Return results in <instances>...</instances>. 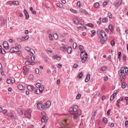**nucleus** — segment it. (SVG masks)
I'll list each match as a JSON object with an SVG mask.
<instances>
[{
    "label": "nucleus",
    "mask_w": 128,
    "mask_h": 128,
    "mask_svg": "<svg viewBox=\"0 0 128 128\" xmlns=\"http://www.w3.org/2000/svg\"><path fill=\"white\" fill-rule=\"evenodd\" d=\"M71 12H73L74 14H77L78 12L76 10H74V9H70Z\"/></svg>",
    "instance_id": "nucleus-50"
},
{
    "label": "nucleus",
    "mask_w": 128,
    "mask_h": 128,
    "mask_svg": "<svg viewBox=\"0 0 128 128\" xmlns=\"http://www.w3.org/2000/svg\"><path fill=\"white\" fill-rule=\"evenodd\" d=\"M100 70L102 72H106V66H102L100 68Z\"/></svg>",
    "instance_id": "nucleus-25"
},
{
    "label": "nucleus",
    "mask_w": 128,
    "mask_h": 128,
    "mask_svg": "<svg viewBox=\"0 0 128 128\" xmlns=\"http://www.w3.org/2000/svg\"><path fill=\"white\" fill-rule=\"evenodd\" d=\"M23 70H24V74H28V68H26V66H24Z\"/></svg>",
    "instance_id": "nucleus-30"
},
{
    "label": "nucleus",
    "mask_w": 128,
    "mask_h": 128,
    "mask_svg": "<svg viewBox=\"0 0 128 128\" xmlns=\"http://www.w3.org/2000/svg\"><path fill=\"white\" fill-rule=\"evenodd\" d=\"M66 122H68V119H64L62 122V124L65 126V128H66V124L65 123Z\"/></svg>",
    "instance_id": "nucleus-32"
},
{
    "label": "nucleus",
    "mask_w": 128,
    "mask_h": 128,
    "mask_svg": "<svg viewBox=\"0 0 128 128\" xmlns=\"http://www.w3.org/2000/svg\"><path fill=\"white\" fill-rule=\"evenodd\" d=\"M27 89L30 92H34V86H32V85L27 86Z\"/></svg>",
    "instance_id": "nucleus-10"
},
{
    "label": "nucleus",
    "mask_w": 128,
    "mask_h": 128,
    "mask_svg": "<svg viewBox=\"0 0 128 128\" xmlns=\"http://www.w3.org/2000/svg\"><path fill=\"white\" fill-rule=\"evenodd\" d=\"M121 70L123 72L125 76H128V68H126V66L122 67L121 68Z\"/></svg>",
    "instance_id": "nucleus-6"
},
{
    "label": "nucleus",
    "mask_w": 128,
    "mask_h": 128,
    "mask_svg": "<svg viewBox=\"0 0 128 128\" xmlns=\"http://www.w3.org/2000/svg\"><path fill=\"white\" fill-rule=\"evenodd\" d=\"M53 58L56 60H60V57L56 55L53 56Z\"/></svg>",
    "instance_id": "nucleus-22"
},
{
    "label": "nucleus",
    "mask_w": 128,
    "mask_h": 128,
    "mask_svg": "<svg viewBox=\"0 0 128 128\" xmlns=\"http://www.w3.org/2000/svg\"><path fill=\"white\" fill-rule=\"evenodd\" d=\"M122 3V0H120L118 2H114V6H120Z\"/></svg>",
    "instance_id": "nucleus-18"
},
{
    "label": "nucleus",
    "mask_w": 128,
    "mask_h": 128,
    "mask_svg": "<svg viewBox=\"0 0 128 128\" xmlns=\"http://www.w3.org/2000/svg\"><path fill=\"white\" fill-rule=\"evenodd\" d=\"M122 88H126V84L124 82H122Z\"/></svg>",
    "instance_id": "nucleus-34"
},
{
    "label": "nucleus",
    "mask_w": 128,
    "mask_h": 128,
    "mask_svg": "<svg viewBox=\"0 0 128 128\" xmlns=\"http://www.w3.org/2000/svg\"><path fill=\"white\" fill-rule=\"evenodd\" d=\"M6 20L5 18H3L2 19V21L0 24V26H6Z\"/></svg>",
    "instance_id": "nucleus-20"
},
{
    "label": "nucleus",
    "mask_w": 128,
    "mask_h": 128,
    "mask_svg": "<svg viewBox=\"0 0 128 128\" xmlns=\"http://www.w3.org/2000/svg\"><path fill=\"white\" fill-rule=\"evenodd\" d=\"M74 22V24H78L79 22L77 18H74L73 20Z\"/></svg>",
    "instance_id": "nucleus-43"
},
{
    "label": "nucleus",
    "mask_w": 128,
    "mask_h": 128,
    "mask_svg": "<svg viewBox=\"0 0 128 128\" xmlns=\"http://www.w3.org/2000/svg\"><path fill=\"white\" fill-rule=\"evenodd\" d=\"M42 102H39L37 104V108H38V110H42Z\"/></svg>",
    "instance_id": "nucleus-17"
},
{
    "label": "nucleus",
    "mask_w": 128,
    "mask_h": 128,
    "mask_svg": "<svg viewBox=\"0 0 128 128\" xmlns=\"http://www.w3.org/2000/svg\"><path fill=\"white\" fill-rule=\"evenodd\" d=\"M48 116H42L41 118L42 122H48Z\"/></svg>",
    "instance_id": "nucleus-15"
},
{
    "label": "nucleus",
    "mask_w": 128,
    "mask_h": 128,
    "mask_svg": "<svg viewBox=\"0 0 128 128\" xmlns=\"http://www.w3.org/2000/svg\"><path fill=\"white\" fill-rule=\"evenodd\" d=\"M10 80L11 81V82L12 84H14V78H11L10 79Z\"/></svg>",
    "instance_id": "nucleus-54"
},
{
    "label": "nucleus",
    "mask_w": 128,
    "mask_h": 128,
    "mask_svg": "<svg viewBox=\"0 0 128 128\" xmlns=\"http://www.w3.org/2000/svg\"><path fill=\"white\" fill-rule=\"evenodd\" d=\"M22 48L20 45L16 44L15 46L12 47L10 49V52H20V50Z\"/></svg>",
    "instance_id": "nucleus-3"
},
{
    "label": "nucleus",
    "mask_w": 128,
    "mask_h": 128,
    "mask_svg": "<svg viewBox=\"0 0 128 128\" xmlns=\"http://www.w3.org/2000/svg\"><path fill=\"white\" fill-rule=\"evenodd\" d=\"M45 104H46V108H48L50 106V101L46 102Z\"/></svg>",
    "instance_id": "nucleus-24"
},
{
    "label": "nucleus",
    "mask_w": 128,
    "mask_h": 128,
    "mask_svg": "<svg viewBox=\"0 0 128 128\" xmlns=\"http://www.w3.org/2000/svg\"><path fill=\"white\" fill-rule=\"evenodd\" d=\"M34 94H42V92H40V90L38 88V89H36L35 90Z\"/></svg>",
    "instance_id": "nucleus-23"
},
{
    "label": "nucleus",
    "mask_w": 128,
    "mask_h": 128,
    "mask_svg": "<svg viewBox=\"0 0 128 128\" xmlns=\"http://www.w3.org/2000/svg\"><path fill=\"white\" fill-rule=\"evenodd\" d=\"M36 86V88H40L42 86V85L40 84V83H37Z\"/></svg>",
    "instance_id": "nucleus-56"
},
{
    "label": "nucleus",
    "mask_w": 128,
    "mask_h": 128,
    "mask_svg": "<svg viewBox=\"0 0 128 128\" xmlns=\"http://www.w3.org/2000/svg\"><path fill=\"white\" fill-rule=\"evenodd\" d=\"M48 108V107H46V104L43 105L42 104V110H44Z\"/></svg>",
    "instance_id": "nucleus-36"
},
{
    "label": "nucleus",
    "mask_w": 128,
    "mask_h": 128,
    "mask_svg": "<svg viewBox=\"0 0 128 128\" xmlns=\"http://www.w3.org/2000/svg\"><path fill=\"white\" fill-rule=\"evenodd\" d=\"M82 76H84V74H82V72H80L78 74V78H82Z\"/></svg>",
    "instance_id": "nucleus-33"
},
{
    "label": "nucleus",
    "mask_w": 128,
    "mask_h": 128,
    "mask_svg": "<svg viewBox=\"0 0 128 128\" xmlns=\"http://www.w3.org/2000/svg\"><path fill=\"white\" fill-rule=\"evenodd\" d=\"M102 122L106 124H108V118H106V117H104L103 118Z\"/></svg>",
    "instance_id": "nucleus-31"
},
{
    "label": "nucleus",
    "mask_w": 128,
    "mask_h": 128,
    "mask_svg": "<svg viewBox=\"0 0 128 128\" xmlns=\"http://www.w3.org/2000/svg\"><path fill=\"white\" fill-rule=\"evenodd\" d=\"M124 100H126V106H128V97L126 96L124 98Z\"/></svg>",
    "instance_id": "nucleus-55"
},
{
    "label": "nucleus",
    "mask_w": 128,
    "mask_h": 128,
    "mask_svg": "<svg viewBox=\"0 0 128 128\" xmlns=\"http://www.w3.org/2000/svg\"><path fill=\"white\" fill-rule=\"evenodd\" d=\"M73 48H74V50H76V43L74 42L73 44Z\"/></svg>",
    "instance_id": "nucleus-57"
},
{
    "label": "nucleus",
    "mask_w": 128,
    "mask_h": 128,
    "mask_svg": "<svg viewBox=\"0 0 128 128\" xmlns=\"http://www.w3.org/2000/svg\"><path fill=\"white\" fill-rule=\"evenodd\" d=\"M108 16L109 18H112V14L110 12H108Z\"/></svg>",
    "instance_id": "nucleus-47"
},
{
    "label": "nucleus",
    "mask_w": 128,
    "mask_h": 128,
    "mask_svg": "<svg viewBox=\"0 0 128 128\" xmlns=\"http://www.w3.org/2000/svg\"><path fill=\"white\" fill-rule=\"evenodd\" d=\"M42 116H46V113L44 112H42Z\"/></svg>",
    "instance_id": "nucleus-58"
},
{
    "label": "nucleus",
    "mask_w": 128,
    "mask_h": 128,
    "mask_svg": "<svg viewBox=\"0 0 128 128\" xmlns=\"http://www.w3.org/2000/svg\"><path fill=\"white\" fill-rule=\"evenodd\" d=\"M54 40H58V34H54Z\"/></svg>",
    "instance_id": "nucleus-51"
},
{
    "label": "nucleus",
    "mask_w": 128,
    "mask_h": 128,
    "mask_svg": "<svg viewBox=\"0 0 128 128\" xmlns=\"http://www.w3.org/2000/svg\"><path fill=\"white\" fill-rule=\"evenodd\" d=\"M82 98V94H79L76 96V100H80Z\"/></svg>",
    "instance_id": "nucleus-41"
},
{
    "label": "nucleus",
    "mask_w": 128,
    "mask_h": 128,
    "mask_svg": "<svg viewBox=\"0 0 128 128\" xmlns=\"http://www.w3.org/2000/svg\"><path fill=\"white\" fill-rule=\"evenodd\" d=\"M108 28L110 30H114V26L110 24L108 26Z\"/></svg>",
    "instance_id": "nucleus-35"
},
{
    "label": "nucleus",
    "mask_w": 128,
    "mask_h": 128,
    "mask_svg": "<svg viewBox=\"0 0 128 128\" xmlns=\"http://www.w3.org/2000/svg\"><path fill=\"white\" fill-rule=\"evenodd\" d=\"M31 56H32L30 58L31 60L33 62L35 60L34 56V55H31Z\"/></svg>",
    "instance_id": "nucleus-61"
},
{
    "label": "nucleus",
    "mask_w": 128,
    "mask_h": 128,
    "mask_svg": "<svg viewBox=\"0 0 128 128\" xmlns=\"http://www.w3.org/2000/svg\"><path fill=\"white\" fill-rule=\"evenodd\" d=\"M110 44L112 46H116V42L114 41V40H112V41H111Z\"/></svg>",
    "instance_id": "nucleus-37"
},
{
    "label": "nucleus",
    "mask_w": 128,
    "mask_h": 128,
    "mask_svg": "<svg viewBox=\"0 0 128 128\" xmlns=\"http://www.w3.org/2000/svg\"><path fill=\"white\" fill-rule=\"evenodd\" d=\"M94 8H98L100 6V4H98V2L94 3Z\"/></svg>",
    "instance_id": "nucleus-40"
},
{
    "label": "nucleus",
    "mask_w": 128,
    "mask_h": 128,
    "mask_svg": "<svg viewBox=\"0 0 128 128\" xmlns=\"http://www.w3.org/2000/svg\"><path fill=\"white\" fill-rule=\"evenodd\" d=\"M108 19L106 18H104L102 20V22H108Z\"/></svg>",
    "instance_id": "nucleus-38"
},
{
    "label": "nucleus",
    "mask_w": 128,
    "mask_h": 128,
    "mask_svg": "<svg viewBox=\"0 0 128 128\" xmlns=\"http://www.w3.org/2000/svg\"><path fill=\"white\" fill-rule=\"evenodd\" d=\"M32 110L30 109L26 111L24 113L25 116L28 118H32Z\"/></svg>",
    "instance_id": "nucleus-5"
},
{
    "label": "nucleus",
    "mask_w": 128,
    "mask_h": 128,
    "mask_svg": "<svg viewBox=\"0 0 128 128\" xmlns=\"http://www.w3.org/2000/svg\"><path fill=\"white\" fill-rule=\"evenodd\" d=\"M35 72L36 74H39L40 73V70L38 68H36L35 69Z\"/></svg>",
    "instance_id": "nucleus-59"
},
{
    "label": "nucleus",
    "mask_w": 128,
    "mask_h": 128,
    "mask_svg": "<svg viewBox=\"0 0 128 128\" xmlns=\"http://www.w3.org/2000/svg\"><path fill=\"white\" fill-rule=\"evenodd\" d=\"M94 36H96V30H92V34H91V38H94Z\"/></svg>",
    "instance_id": "nucleus-28"
},
{
    "label": "nucleus",
    "mask_w": 128,
    "mask_h": 128,
    "mask_svg": "<svg viewBox=\"0 0 128 128\" xmlns=\"http://www.w3.org/2000/svg\"><path fill=\"white\" fill-rule=\"evenodd\" d=\"M124 124H125V126H126V128H128V120L125 121Z\"/></svg>",
    "instance_id": "nucleus-62"
},
{
    "label": "nucleus",
    "mask_w": 128,
    "mask_h": 128,
    "mask_svg": "<svg viewBox=\"0 0 128 128\" xmlns=\"http://www.w3.org/2000/svg\"><path fill=\"white\" fill-rule=\"evenodd\" d=\"M24 14H25L26 16V20H28V18H30V15H28V11H26V10H24Z\"/></svg>",
    "instance_id": "nucleus-13"
},
{
    "label": "nucleus",
    "mask_w": 128,
    "mask_h": 128,
    "mask_svg": "<svg viewBox=\"0 0 128 128\" xmlns=\"http://www.w3.org/2000/svg\"><path fill=\"white\" fill-rule=\"evenodd\" d=\"M3 46L5 50H8V48H10L8 44V42L4 41L3 42Z\"/></svg>",
    "instance_id": "nucleus-11"
},
{
    "label": "nucleus",
    "mask_w": 128,
    "mask_h": 128,
    "mask_svg": "<svg viewBox=\"0 0 128 128\" xmlns=\"http://www.w3.org/2000/svg\"><path fill=\"white\" fill-rule=\"evenodd\" d=\"M22 38H24V40H28V38H30V36H28V35H26L24 37H23Z\"/></svg>",
    "instance_id": "nucleus-39"
},
{
    "label": "nucleus",
    "mask_w": 128,
    "mask_h": 128,
    "mask_svg": "<svg viewBox=\"0 0 128 128\" xmlns=\"http://www.w3.org/2000/svg\"><path fill=\"white\" fill-rule=\"evenodd\" d=\"M120 56H122V52H118V58L119 60H120Z\"/></svg>",
    "instance_id": "nucleus-44"
},
{
    "label": "nucleus",
    "mask_w": 128,
    "mask_h": 128,
    "mask_svg": "<svg viewBox=\"0 0 128 128\" xmlns=\"http://www.w3.org/2000/svg\"><path fill=\"white\" fill-rule=\"evenodd\" d=\"M80 58L82 62H86L88 60V53L86 51H82L80 52Z\"/></svg>",
    "instance_id": "nucleus-2"
},
{
    "label": "nucleus",
    "mask_w": 128,
    "mask_h": 128,
    "mask_svg": "<svg viewBox=\"0 0 128 128\" xmlns=\"http://www.w3.org/2000/svg\"><path fill=\"white\" fill-rule=\"evenodd\" d=\"M60 50H62V52H66V46H63L60 47Z\"/></svg>",
    "instance_id": "nucleus-19"
},
{
    "label": "nucleus",
    "mask_w": 128,
    "mask_h": 128,
    "mask_svg": "<svg viewBox=\"0 0 128 128\" xmlns=\"http://www.w3.org/2000/svg\"><path fill=\"white\" fill-rule=\"evenodd\" d=\"M94 114L91 117V120H94V117L96 116V112H94Z\"/></svg>",
    "instance_id": "nucleus-45"
},
{
    "label": "nucleus",
    "mask_w": 128,
    "mask_h": 128,
    "mask_svg": "<svg viewBox=\"0 0 128 128\" xmlns=\"http://www.w3.org/2000/svg\"><path fill=\"white\" fill-rule=\"evenodd\" d=\"M106 40H108V37H102L100 39V42L102 44H104L106 42Z\"/></svg>",
    "instance_id": "nucleus-12"
},
{
    "label": "nucleus",
    "mask_w": 128,
    "mask_h": 128,
    "mask_svg": "<svg viewBox=\"0 0 128 128\" xmlns=\"http://www.w3.org/2000/svg\"><path fill=\"white\" fill-rule=\"evenodd\" d=\"M118 75L120 76H122V78H123L124 80H126V75L124 74V72H122V70L120 69V70L118 72Z\"/></svg>",
    "instance_id": "nucleus-8"
},
{
    "label": "nucleus",
    "mask_w": 128,
    "mask_h": 128,
    "mask_svg": "<svg viewBox=\"0 0 128 128\" xmlns=\"http://www.w3.org/2000/svg\"><path fill=\"white\" fill-rule=\"evenodd\" d=\"M8 116L10 118V120H16V117H14V115L12 112H9L8 114Z\"/></svg>",
    "instance_id": "nucleus-9"
},
{
    "label": "nucleus",
    "mask_w": 128,
    "mask_h": 128,
    "mask_svg": "<svg viewBox=\"0 0 128 128\" xmlns=\"http://www.w3.org/2000/svg\"><path fill=\"white\" fill-rule=\"evenodd\" d=\"M80 24L82 26V25L84 24V20H80Z\"/></svg>",
    "instance_id": "nucleus-52"
},
{
    "label": "nucleus",
    "mask_w": 128,
    "mask_h": 128,
    "mask_svg": "<svg viewBox=\"0 0 128 128\" xmlns=\"http://www.w3.org/2000/svg\"><path fill=\"white\" fill-rule=\"evenodd\" d=\"M122 58L124 60H126V55H124Z\"/></svg>",
    "instance_id": "nucleus-64"
},
{
    "label": "nucleus",
    "mask_w": 128,
    "mask_h": 128,
    "mask_svg": "<svg viewBox=\"0 0 128 128\" xmlns=\"http://www.w3.org/2000/svg\"><path fill=\"white\" fill-rule=\"evenodd\" d=\"M62 64H58L57 65H56V66L57 68H62Z\"/></svg>",
    "instance_id": "nucleus-63"
},
{
    "label": "nucleus",
    "mask_w": 128,
    "mask_h": 128,
    "mask_svg": "<svg viewBox=\"0 0 128 128\" xmlns=\"http://www.w3.org/2000/svg\"><path fill=\"white\" fill-rule=\"evenodd\" d=\"M116 31L118 32H119V36H122V33H120V28H116Z\"/></svg>",
    "instance_id": "nucleus-46"
},
{
    "label": "nucleus",
    "mask_w": 128,
    "mask_h": 128,
    "mask_svg": "<svg viewBox=\"0 0 128 128\" xmlns=\"http://www.w3.org/2000/svg\"><path fill=\"white\" fill-rule=\"evenodd\" d=\"M72 47H68L67 48V52H68V54H71L72 53Z\"/></svg>",
    "instance_id": "nucleus-27"
},
{
    "label": "nucleus",
    "mask_w": 128,
    "mask_h": 128,
    "mask_svg": "<svg viewBox=\"0 0 128 128\" xmlns=\"http://www.w3.org/2000/svg\"><path fill=\"white\" fill-rule=\"evenodd\" d=\"M84 47L82 46H79V49L80 50H82V52H85L84 50Z\"/></svg>",
    "instance_id": "nucleus-53"
},
{
    "label": "nucleus",
    "mask_w": 128,
    "mask_h": 128,
    "mask_svg": "<svg viewBox=\"0 0 128 128\" xmlns=\"http://www.w3.org/2000/svg\"><path fill=\"white\" fill-rule=\"evenodd\" d=\"M97 36L100 38H104L106 37V34L104 30L100 29L97 32Z\"/></svg>",
    "instance_id": "nucleus-4"
},
{
    "label": "nucleus",
    "mask_w": 128,
    "mask_h": 128,
    "mask_svg": "<svg viewBox=\"0 0 128 128\" xmlns=\"http://www.w3.org/2000/svg\"><path fill=\"white\" fill-rule=\"evenodd\" d=\"M49 39L50 40H54V38H52V34H49Z\"/></svg>",
    "instance_id": "nucleus-49"
},
{
    "label": "nucleus",
    "mask_w": 128,
    "mask_h": 128,
    "mask_svg": "<svg viewBox=\"0 0 128 128\" xmlns=\"http://www.w3.org/2000/svg\"><path fill=\"white\" fill-rule=\"evenodd\" d=\"M90 74H88L86 75V78H85V82H90Z\"/></svg>",
    "instance_id": "nucleus-14"
},
{
    "label": "nucleus",
    "mask_w": 128,
    "mask_h": 128,
    "mask_svg": "<svg viewBox=\"0 0 128 128\" xmlns=\"http://www.w3.org/2000/svg\"><path fill=\"white\" fill-rule=\"evenodd\" d=\"M25 50L30 52V56H34V50L32 48H30L29 47H26Z\"/></svg>",
    "instance_id": "nucleus-7"
},
{
    "label": "nucleus",
    "mask_w": 128,
    "mask_h": 128,
    "mask_svg": "<svg viewBox=\"0 0 128 128\" xmlns=\"http://www.w3.org/2000/svg\"><path fill=\"white\" fill-rule=\"evenodd\" d=\"M56 6H58V8H62V7L64 6L62 3H57Z\"/></svg>",
    "instance_id": "nucleus-29"
},
{
    "label": "nucleus",
    "mask_w": 128,
    "mask_h": 128,
    "mask_svg": "<svg viewBox=\"0 0 128 128\" xmlns=\"http://www.w3.org/2000/svg\"><path fill=\"white\" fill-rule=\"evenodd\" d=\"M24 88L22 86V84H19L18 86V90H22Z\"/></svg>",
    "instance_id": "nucleus-21"
},
{
    "label": "nucleus",
    "mask_w": 128,
    "mask_h": 128,
    "mask_svg": "<svg viewBox=\"0 0 128 128\" xmlns=\"http://www.w3.org/2000/svg\"><path fill=\"white\" fill-rule=\"evenodd\" d=\"M87 26H90V28H94V24L92 23H89L86 24Z\"/></svg>",
    "instance_id": "nucleus-42"
},
{
    "label": "nucleus",
    "mask_w": 128,
    "mask_h": 128,
    "mask_svg": "<svg viewBox=\"0 0 128 128\" xmlns=\"http://www.w3.org/2000/svg\"><path fill=\"white\" fill-rule=\"evenodd\" d=\"M30 60H27L25 62V64H26V66H30Z\"/></svg>",
    "instance_id": "nucleus-48"
},
{
    "label": "nucleus",
    "mask_w": 128,
    "mask_h": 128,
    "mask_svg": "<svg viewBox=\"0 0 128 128\" xmlns=\"http://www.w3.org/2000/svg\"><path fill=\"white\" fill-rule=\"evenodd\" d=\"M1 54H6V50H4V49H2Z\"/></svg>",
    "instance_id": "nucleus-60"
},
{
    "label": "nucleus",
    "mask_w": 128,
    "mask_h": 128,
    "mask_svg": "<svg viewBox=\"0 0 128 128\" xmlns=\"http://www.w3.org/2000/svg\"><path fill=\"white\" fill-rule=\"evenodd\" d=\"M70 110L73 116V118L76 122L80 120V116L82 114V111L78 110V107L74 105L72 108H70Z\"/></svg>",
    "instance_id": "nucleus-1"
},
{
    "label": "nucleus",
    "mask_w": 128,
    "mask_h": 128,
    "mask_svg": "<svg viewBox=\"0 0 128 128\" xmlns=\"http://www.w3.org/2000/svg\"><path fill=\"white\" fill-rule=\"evenodd\" d=\"M80 12L82 14H84L85 16H90V14H88V12L86 10H80Z\"/></svg>",
    "instance_id": "nucleus-16"
},
{
    "label": "nucleus",
    "mask_w": 128,
    "mask_h": 128,
    "mask_svg": "<svg viewBox=\"0 0 128 128\" xmlns=\"http://www.w3.org/2000/svg\"><path fill=\"white\" fill-rule=\"evenodd\" d=\"M44 86H42L40 88H39L38 89H39V90L40 92H41V94L42 92H44Z\"/></svg>",
    "instance_id": "nucleus-26"
}]
</instances>
